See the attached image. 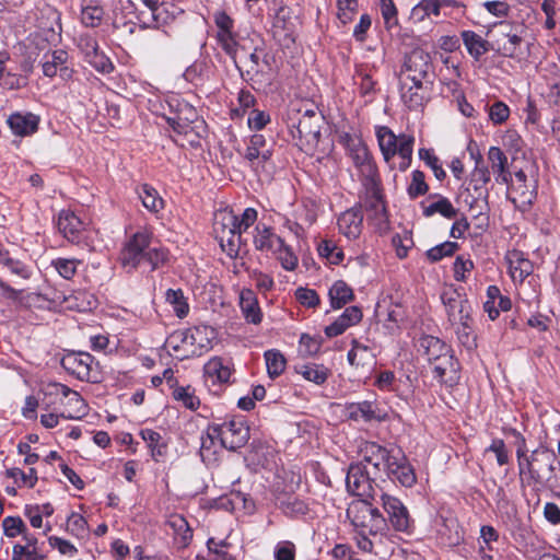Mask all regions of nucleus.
<instances>
[{"mask_svg": "<svg viewBox=\"0 0 560 560\" xmlns=\"http://www.w3.org/2000/svg\"><path fill=\"white\" fill-rule=\"evenodd\" d=\"M338 19L342 24L352 21L358 8V0H337Z\"/></svg>", "mask_w": 560, "mask_h": 560, "instance_id": "obj_64", "label": "nucleus"}, {"mask_svg": "<svg viewBox=\"0 0 560 560\" xmlns=\"http://www.w3.org/2000/svg\"><path fill=\"white\" fill-rule=\"evenodd\" d=\"M489 196V191L487 186L479 185L469 179L467 185L463 188L460 191V197L463 198L464 202L469 206L470 209L478 207L481 211L480 202H483L487 205V199Z\"/></svg>", "mask_w": 560, "mask_h": 560, "instance_id": "obj_36", "label": "nucleus"}, {"mask_svg": "<svg viewBox=\"0 0 560 560\" xmlns=\"http://www.w3.org/2000/svg\"><path fill=\"white\" fill-rule=\"evenodd\" d=\"M277 259L280 261L281 267L288 271H293L299 264V258L292 250V248L282 241L281 246L277 247L273 252Z\"/></svg>", "mask_w": 560, "mask_h": 560, "instance_id": "obj_53", "label": "nucleus"}, {"mask_svg": "<svg viewBox=\"0 0 560 560\" xmlns=\"http://www.w3.org/2000/svg\"><path fill=\"white\" fill-rule=\"evenodd\" d=\"M57 226L59 232L71 243H79L84 223L71 210H61L58 215Z\"/></svg>", "mask_w": 560, "mask_h": 560, "instance_id": "obj_26", "label": "nucleus"}, {"mask_svg": "<svg viewBox=\"0 0 560 560\" xmlns=\"http://www.w3.org/2000/svg\"><path fill=\"white\" fill-rule=\"evenodd\" d=\"M422 161L432 170L438 180L442 182L446 177L440 159L431 150L422 149Z\"/></svg>", "mask_w": 560, "mask_h": 560, "instance_id": "obj_63", "label": "nucleus"}, {"mask_svg": "<svg viewBox=\"0 0 560 560\" xmlns=\"http://www.w3.org/2000/svg\"><path fill=\"white\" fill-rule=\"evenodd\" d=\"M136 192L142 206L152 214L158 215L164 210L165 201L152 185L147 183L138 185Z\"/></svg>", "mask_w": 560, "mask_h": 560, "instance_id": "obj_33", "label": "nucleus"}, {"mask_svg": "<svg viewBox=\"0 0 560 560\" xmlns=\"http://www.w3.org/2000/svg\"><path fill=\"white\" fill-rule=\"evenodd\" d=\"M209 72V66L205 60H196L183 73L184 79L195 85L200 84Z\"/></svg>", "mask_w": 560, "mask_h": 560, "instance_id": "obj_50", "label": "nucleus"}, {"mask_svg": "<svg viewBox=\"0 0 560 560\" xmlns=\"http://www.w3.org/2000/svg\"><path fill=\"white\" fill-rule=\"evenodd\" d=\"M217 26V42L233 60L243 81L256 91H265L275 79L272 57L253 39L241 38L234 31V20L224 11L213 14Z\"/></svg>", "mask_w": 560, "mask_h": 560, "instance_id": "obj_1", "label": "nucleus"}, {"mask_svg": "<svg viewBox=\"0 0 560 560\" xmlns=\"http://www.w3.org/2000/svg\"><path fill=\"white\" fill-rule=\"evenodd\" d=\"M234 372L232 359L213 357L203 365L205 382L209 387H222L231 383Z\"/></svg>", "mask_w": 560, "mask_h": 560, "instance_id": "obj_19", "label": "nucleus"}, {"mask_svg": "<svg viewBox=\"0 0 560 560\" xmlns=\"http://www.w3.org/2000/svg\"><path fill=\"white\" fill-rule=\"evenodd\" d=\"M499 27L501 30L500 38L497 40L499 49L504 56L513 57L522 42V38L516 33H512V26L510 23L500 22Z\"/></svg>", "mask_w": 560, "mask_h": 560, "instance_id": "obj_35", "label": "nucleus"}, {"mask_svg": "<svg viewBox=\"0 0 560 560\" xmlns=\"http://www.w3.org/2000/svg\"><path fill=\"white\" fill-rule=\"evenodd\" d=\"M317 250L320 256L327 258V260L334 265L340 264L345 258L343 250L331 240L322 241Z\"/></svg>", "mask_w": 560, "mask_h": 560, "instance_id": "obj_56", "label": "nucleus"}, {"mask_svg": "<svg viewBox=\"0 0 560 560\" xmlns=\"http://www.w3.org/2000/svg\"><path fill=\"white\" fill-rule=\"evenodd\" d=\"M67 530L78 539H84L89 535V525L81 514L72 512L67 518Z\"/></svg>", "mask_w": 560, "mask_h": 560, "instance_id": "obj_54", "label": "nucleus"}, {"mask_svg": "<svg viewBox=\"0 0 560 560\" xmlns=\"http://www.w3.org/2000/svg\"><path fill=\"white\" fill-rule=\"evenodd\" d=\"M386 476L393 480L399 482L404 487H411L417 481V476L412 466L408 463L407 458L400 453L396 452V456L393 457Z\"/></svg>", "mask_w": 560, "mask_h": 560, "instance_id": "obj_23", "label": "nucleus"}, {"mask_svg": "<svg viewBox=\"0 0 560 560\" xmlns=\"http://www.w3.org/2000/svg\"><path fill=\"white\" fill-rule=\"evenodd\" d=\"M509 261L510 272L514 280L523 281L534 270L533 264L521 252H512L509 256Z\"/></svg>", "mask_w": 560, "mask_h": 560, "instance_id": "obj_41", "label": "nucleus"}, {"mask_svg": "<svg viewBox=\"0 0 560 560\" xmlns=\"http://www.w3.org/2000/svg\"><path fill=\"white\" fill-rule=\"evenodd\" d=\"M346 412L349 419L370 422L372 420H382L385 413H382L377 405L368 400L359 402H350L346 406Z\"/></svg>", "mask_w": 560, "mask_h": 560, "instance_id": "obj_30", "label": "nucleus"}, {"mask_svg": "<svg viewBox=\"0 0 560 560\" xmlns=\"http://www.w3.org/2000/svg\"><path fill=\"white\" fill-rule=\"evenodd\" d=\"M363 217L360 209L352 208L340 214L338 218L339 232L348 240H355L362 232Z\"/></svg>", "mask_w": 560, "mask_h": 560, "instance_id": "obj_29", "label": "nucleus"}, {"mask_svg": "<svg viewBox=\"0 0 560 560\" xmlns=\"http://www.w3.org/2000/svg\"><path fill=\"white\" fill-rule=\"evenodd\" d=\"M283 238L277 235L272 228L259 223L255 226L253 244L256 250L272 253L281 246Z\"/></svg>", "mask_w": 560, "mask_h": 560, "instance_id": "obj_28", "label": "nucleus"}, {"mask_svg": "<svg viewBox=\"0 0 560 560\" xmlns=\"http://www.w3.org/2000/svg\"><path fill=\"white\" fill-rule=\"evenodd\" d=\"M462 39L469 55L479 60L482 55L489 51V43L474 31H464Z\"/></svg>", "mask_w": 560, "mask_h": 560, "instance_id": "obj_40", "label": "nucleus"}, {"mask_svg": "<svg viewBox=\"0 0 560 560\" xmlns=\"http://www.w3.org/2000/svg\"><path fill=\"white\" fill-rule=\"evenodd\" d=\"M242 155L256 174L267 172L273 166V144H269L261 133H254L248 138Z\"/></svg>", "mask_w": 560, "mask_h": 560, "instance_id": "obj_12", "label": "nucleus"}, {"mask_svg": "<svg viewBox=\"0 0 560 560\" xmlns=\"http://www.w3.org/2000/svg\"><path fill=\"white\" fill-rule=\"evenodd\" d=\"M376 138L384 160L400 171H406L411 164L413 138L407 135L396 136L388 127L376 128Z\"/></svg>", "mask_w": 560, "mask_h": 560, "instance_id": "obj_8", "label": "nucleus"}, {"mask_svg": "<svg viewBox=\"0 0 560 560\" xmlns=\"http://www.w3.org/2000/svg\"><path fill=\"white\" fill-rule=\"evenodd\" d=\"M166 301L172 305L174 313L177 317L184 318L188 315L189 305L184 296V293L180 289L173 290L168 289L166 291Z\"/></svg>", "mask_w": 560, "mask_h": 560, "instance_id": "obj_51", "label": "nucleus"}, {"mask_svg": "<svg viewBox=\"0 0 560 560\" xmlns=\"http://www.w3.org/2000/svg\"><path fill=\"white\" fill-rule=\"evenodd\" d=\"M7 124L14 136L23 138L37 131L39 117L32 113L16 112L8 117Z\"/></svg>", "mask_w": 560, "mask_h": 560, "instance_id": "obj_25", "label": "nucleus"}, {"mask_svg": "<svg viewBox=\"0 0 560 560\" xmlns=\"http://www.w3.org/2000/svg\"><path fill=\"white\" fill-rule=\"evenodd\" d=\"M94 358L88 352L70 351L61 358V366L71 375L82 382H94L93 380Z\"/></svg>", "mask_w": 560, "mask_h": 560, "instance_id": "obj_20", "label": "nucleus"}, {"mask_svg": "<svg viewBox=\"0 0 560 560\" xmlns=\"http://www.w3.org/2000/svg\"><path fill=\"white\" fill-rule=\"evenodd\" d=\"M420 72L417 70V51L405 57L400 70V95L402 102L410 108L417 109L420 106Z\"/></svg>", "mask_w": 560, "mask_h": 560, "instance_id": "obj_11", "label": "nucleus"}, {"mask_svg": "<svg viewBox=\"0 0 560 560\" xmlns=\"http://www.w3.org/2000/svg\"><path fill=\"white\" fill-rule=\"evenodd\" d=\"M215 433H219L217 427L211 425L200 436V456L203 462L213 459L218 448L221 447L220 445L218 446L219 435H215Z\"/></svg>", "mask_w": 560, "mask_h": 560, "instance_id": "obj_42", "label": "nucleus"}, {"mask_svg": "<svg viewBox=\"0 0 560 560\" xmlns=\"http://www.w3.org/2000/svg\"><path fill=\"white\" fill-rule=\"evenodd\" d=\"M318 215V205L313 199H303L294 210V219L304 223L307 228L311 226Z\"/></svg>", "mask_w": 560, "mask_h": 560, "instance_id": "obj_44", "label": "nucleus"}, {"mask_svg": "<svg viewBox=\"0 0 560 560\" xmlns=\"http://www.w3.org/2000/svg\"><path fill=\"white\" fill-rule=\"evenodd\" d=\"M240 307L247 323L257 325L262 319L258 299L252 289H243L240 293Z\"/></svg>", "mask_w": 560, "mask_h": 560, "instance_id": "obj_32", "label": "nucleus"}, {"mask_svg": "<svg viewBox=\"0 0 560 560\" xmlns=\"http://www.w3.org/2000/svg\"><path fill=\"white\" fill-rule=\"evenodd\" d=\"M556 454L545 446L532 451L517 464L518 474L523 482L528 486H547L556 471Z\"/></svg>", "mask_w": 560, "mask_h": 560, "instance_id": "obj_7", "label": "nucleus"}, {"mask_svg": "<svg viewBox=\"0 0 560 560\" xmlns=\"http://www.w3.org/2000/svg\"><path fill=\"white\" fill-rule=\"evenodd\" d=\"M141 438L148 444L151 456L154 460H159V457H162L166 454V444L162 442V436L159 432L152 429H143L140 432Z\"/></svg>", "mask_w": 560, "mask_h": 560, "instance_id": "obj_45", "label": "nucleus"}, {"mask_svg": "<svg viewBox=\"0 0 560 560\" xmlns=\"http://www.w3.org/2000/svg\"><path fill=\"white\" fill-rule=\"evenodd\" d=\"M168 249L148 229H140L128 237L120 252V262L128 272L147 265L155 270L168 260Z\"/></svg>", "mask_w": 560, "mask_h": 560, "instance_id": "obj_4", "label": "nucleus"}, {"mask_svg": "<svg viewBox=\"0 0 560 560\" xmlns=\"http://www.w3.org/2000/svg\"><path fill=\"white\" fill-rule=\"evenodd\" d=\"M213 233L222 250L231 258L237 257L242 244V234L236 228V214L232 210L215 212Z\"/></svg>", "mask_w": 560, "mask_h": 560, "instance_id": "obj_9", "label": "nucleus"}, {"mask_svg": "<svg viewBox=\"0 0 560 560\" xmlns=\"http://www.w3.org/2000/svg\"><path fill=\"white\" fill-rule=\"evenodd\" d=\"M348 362L354 368H364L374 363V354L372 350L360 343L357 339L351 341V349L347 354Z\"/></svg>", "mask_w": 560, "mask_h": 560, "instance_id": "obj_37", "label": "nucleus"}, {"mask_svg": "<svg viewBox=\"0 0 560 560\" xmlns=\"http://www.w3.org/2000/svg\"><path fill=\"white\" fill-rule=\"evenodd\" d=\"M69 54L65 49L48 50L43 55L40 61L43 74L49 79L59 74L63 81L71 80L74 70L69 66Z\"/></svg>", "mask_w": 560, "mask_h": 560, "instance_id": "obj_17", "label": "nucleus"}, {"mask_svg": "<svg viewBox=\"0 0 560 560\" xmlns=\"http://www.w3.org/2000/svg\"><path fill=\"white\" fill-rule=\"evenodd\" d=\"M425 357L428 364L422 365L425 373H431L433 377L447 387L457 384L459 375L453 357L450 355L446 345L434 336L422 335V358Z\"/></svg>", "mask_w": 560, "mask_h": 560, "instance_id": "obj_5", "label": "nucleus"}, {"mask_svg": "<svg viewBox=\"0 0 560 560\" xmlns=\"http://www.w3.org/2000/svg\"><path fill=\"white\" fill-rule=\"evenodd\" d=\"M0 264H2L12 275L22 279H30L32 276L31 268L23 261L15 259L7 253H0Z\"/></svg>", "mask_w": 560, "mask_h": 560, "instance_id": "obj_48", "label": "nucleus"}, {"mask_svg": "<svg viewBox=\"0 0 560 560\" xmlns=\"http://www.w3.org/2000/svg\"><path fill=\"white\" fill-rule=\"evenodd\" d=\"M296 545L291 540L278 541L272 551L275 560H295L296 558Z\"/></svg>", "mask_w": 560, "mask_h": 560, "instance_id": "obj_59", "label": "nucleus"}, {"mask_svg": "<svg viewBox=\"0 0 560 560\" xmlns=\"http://www.w3.org/2000/svg\"><path fill=\"white\" fill-rule=\"evenodd\" d=\"M104 18V10L101 5L90 1L88 4L82 7L81 10V23L85 27H97L101 25Z\"/></svg>", "mask_w": 560, "mask_h": 560, "instance_id": "obj_46", "label": "nucleus"}, {"mask_svg": "<svg viewBox=\"0 0 560 560\" xmlns=\"http://www.w3.org/2000/svg\"><path fill=\"white\" fill-rule=\"evenodd\" d=\"M377 477L371 474L368 465L363 463H352L346 476L347 490L360 499H371L377 501L376 498L382 491L375 482Z\"/></svg>", "mask_w": 560, "mask_h": 560, "instance_id": "obj_10", "label": "nucleus"}, {"mask_svg": "<svg viewBox=\"0 0 560 560\" xmlns=\"http://www.w3.org/2000/svg\"><path fill=\"white\" fill-rule=\"evenodd\" d=\"M488 160L495 174V180L509 185L512 182V175L508 170V158L504 152L498 147H491L488 151Z\"/></svg>", "mask_w": 560, "mask_h": 560, "instance_id": "obj_34", "label": "nucleus"}, {"mask_svg": "<svg viewBox=\"0 0 560 560\" xmlns=\"http://www.w3.org/2000/svg\"><path fill=\"white\" fill-rule=\"evenodd\" d=\"M515 178L510 182L508 199L517 208L526 210L536 197L535 187L527 184V176L521 170L515 172Z\"/></svg>", "mask_w": 560, "mask_h": 560, "instance_id": "obj_21", "label": "nucleus"}, {"mask_svg": "<svg viewBox=\"0 0 560 560\" xmlns=\"http://www.w3.org/2000/svg\"><path fill=\"white\" fill-rule=\"evenodd\" d=\"M80 264L81 261L74 258H57L51 261V266L55 270L67 280L74 277Z\"/></svg>", "mask_w": 560, "mask_h": 560, "instance_id": "obj_58", "label": "nucleus"}, {"mask_svg": "<svg viewBox=\"0 0 560 560\" xmlns=\"http://www.w3.org/2000/svg\"><path fill=\"white\" fill-rule=\"evenodd\" d=\"M219 433L220 446L235 451L244 446L249 439V428L243 417H234L221 424H215Z\"/></svg>", "mask_w": 560, "mask_h": 560, "instance_id": "obj_14", "label": "nucleus"}, {"mask_svg": "<svg viewBox=\"0 0 560 560\" xmlns=\"http://www.w3.org/2000/svg\"><path fill=\"white\" fill-rule=\"evenodd\" d=\"M435 523L439 534L446 535L448 532V545H456L459 542L460 536L458 534L457 524L454 518L440 515L439 518L435 520Z\"/></svg>", "mask_w": 560, "mask_h": 560, "instance_id": "obj_52", "label": "nucleus"}, {"mask_svg": "<svg viewBox=\"0 0 560 560\" xmlns=\"http://www.w3.org/2000/svg\"><path fill=\"white\" fill-rule=\"evenodd\" d=\"M214 330L209 326H195L174 331L165 342L168 351L178 360L200 357L211 348Z\"/></svg>", "mask_w": 560, "mask_h": 560, "instance_id": "obj_6", "label": "nucleus"}, {"mask_svg": "<svg viewBox=\"0 0 560 560\" xmlns=\"http://www.w3.org/2000/svg\"><path fill=\"white\" fill-rule=\"evenodd\" d=\"M377 497L394 528L398 532L409 534L412 527V521L407 508L401 501L396 497L385 493L383 490Z\"/></svg>", "mask_w": 560, "mask_h": 560, "instance_id": "obj_18", "label": "nucleus"}, {"mask_svg": "<svg viewBox=\"0 0 560 560\" xmlns=\"http://www.w3.org/2000/svg\"><path fill=\"white\" fill-rule=\"evenodd\" d=\"M296 372L301 374L306 381L313 382L316 385H323L331 375V371L324 364L306 363L296 366Z\"/></svg>", "mask_w": 560, "mask_h": 560, "instance_id": "obj_39", "label": "nucleus"}, {"mask_svg": "<svg viewBox=\"0 0 560 560\" xmlns=\"http://www.w3.org/2000/svg\"><path fill=\"white\" fill-rule=\"evenodd\" d=\"M459 210L454 207L452 201L440 194L429 195L425 199V205L422 207V215L432 218L441 215L446 220H454L457 218Z\"/></svg>", "mask_w": 560, "mask_h": 560, "instance_id": "obj_22", "label": "nucleus"}, {"mask_svg": "<svg viewBox=\"0 0 560 560\" xmlns=\"http://www.w3.org/2000/svg\"><path fill=\"white\" fill-rule=\"evenodd\" d=\"M323 341L324 339L320 335L311 336L302 334L299 340V351L306 357L316 355L320 351Z\"/></svg>", "mask_w": 560, "mask_h": 560, "instance_id": "obj_55", "label": "nucleus"}, {"mask_svg": "<svg viewBox=\"0 0 560 560\" xmlns=\"http://www.w3.org/2000/svg\"><path fill=\"white\" fill-rule=\"evenodd\" d=\"M330 305L338 310L343 307L354 298L353 290L343 280H337L332 283L328 291Z\"/></svg>", "mask_w": 560, "mask_h": 560, "instance_id": "obj_38", "label": "nucleus"}, {"mask_svg": "<svg viewBox=\"0 0 560 560\" xmlns=\"http://www.w3.org/2000/svg\"><path fill=\"white\" fill-rule=\"evenodd\" d=\"M47 393L66 399V402H63L66 410L60 415L62 418L80 419L86 415L88 405L82 396L70 387L60 383H52L47 386Z\"/></svg>", "mask_w": 560, "mask_h": 560, "instance_id": "obj_16", "label": "nucleus"}, {"mask_svg": "<svg viewBox=\"0 0 560 560\" xmlns=\"http://www.w3.org/2000/svg\"><path fill=\"white\" fill-rule=\"evenodd\" d=\"M393 246L395 247L396 255L399 258H405L408 255V250L413 246L411 234L405 231L402 234H396L392 240Z\"/></svg>", "mask_w": 560, "mask_h": 560, "instance_id": "obj_62", "label": "nucleus"}, {"mask_svg": "<svg viewBox=\"0 0 560 560\" xmlns=\"http://www.w3.org/2000/svg\"><path fill=\"white\" fill-rule=\"evenodd\" d=\"M166 526L170 528L173 536V544L178 549L188 547L192 539V529L183 515L172 514L166 521Z\"/></svg>", "mask_w": 560, "mask_h": 560, "instance_id": "obj_27", "label": "nucleus"}, {"mask_svg": "<svg viewBox=\"0 0 560 560\" xmlns=\"http://www.w3.org/2000/svg\"><path fill=\"white\" fill-rule=\"evenodd\" d=\"M75 45L84 57L96 71L108 74L114 70L110 59L100 49L95 36L89 33H82L75 38Z\"/></svg>", "mask_w": 560, "mask_h": 560, "instance_id": "obj_15", "label": "nucleus"}, {"mask_svg": "<svg viewBox=\"0 0 560 560\" xmlns=\"http://www.w3.org/2000/svg\"><path fill=\"white\" fill-rule=\"evenodd\" d=\"M2 527L5 536L14 538L24 534L26 526L20 516H7L2 521Z\"/></svg>", "mask_w": 560, "mask_h": 560, "instance_id": "obj_60", "label": "nucleus"}, {"mask_svg": "<svg viewBox=\"0 0 560 560\" xmlns=\"http://www.w3.org/2000/svg\"><path fill=\"white\" fill-rule=\"evenodd\" d=\"M441 301L445 306L448 319L452 320V317L457 314L464 305H468L469 301L464 299L462 294L454 288H447L443 290L441 293Z\"/></svg>", "mask_w": 560, "mask_h": 560, "instance_id": "obj_43", "label": "nucleus"}, {"mask_svg": "<svg viewBox=\"0 0 560 560\" xmlns=\"http://www.w3.org/2000/svg\"><path fill=\"white\" fill-rule=\"evenodd\" d=\"M396 452L394 450L389 451L375 442L365 441L360 445L361 460L359 463L368 465L374 477H382L383 474H386L390 462L394 460L393 457L396 456Z\"/></svg>", "mask_w": 560, "mask_h": 560, "instance_id": "obj_13", "label": "nucleus"}, {"mask_svg": "<svg viewBox=\"0 0 560 560\" xmlns=\"http://www.w3.org/2000/svg\"><path fill=\"white\" fill-rule=\"evenodd\" d=\"M458 248L456 242L446 241L427 250L425 255L431 262H438L444 257L453 256Z\"/></svg>", "mask_w": 560, "mask_h": 560, "instance_id": "obj_57", "label": "nucleus"}, {"mask_svg": "<svg viewBox=\"0 0 560 560\" xmlns=\"http://www.w3.org/2000/svg\"><path fill=\"white\" fill-rule=\"evenodd\" d=\"M173 398L190 410H196L200 406V400L196 396L195 388L190 385L176 387L173 390Z\"/></svg>", "mask_w": 560, "mask_h": 560, "instance_id": "obj_49", "label": "nucleus"}, {"mask_svg": "<svg viewBox=\"0 0 560 560\" xmlns=\"http://www.w3.org/2000/svg\"><path fill=\"white\" fill-rule=\"evenodd\" d=\"M267 372L271 378H276L281 375L285 369V358L279 350H267L264 354Z\"/></svg>", "mask_w": 560, "mask_h": 560, "instance_id": "obj_47", "label": "nucleus"}, {"mask_svg": "<svg viewBox=\"0 0 560 560\" xmlns=\"http://www.w3.org/2000/svg\"><path fill=\"white\" fill-rule=\"evenodd\" d=\"M339 142L347 151L357 168L363 187L362 205L378 228H383L387 221L384 195L381 185L376 163L362 138L358 135L342 132Z\"/></svg>", "mask_w": 560, "mask_h": 560, "instance_id": "obj_2", "label": "nucleus"}, {"mask_svg": "<svg viewBox=\"0 0 560 560\" xmlns=\"http://www.w3.org/2000/svg\"><path fill=\"white\" fill-rule=\"evenodd\" d=\"M5 474L9 478L14 479L15 481L21 480V485L28 488L35 487L37 482V474L34 468H31L28 472H24L20 468H11L8 469Z\"/></svg>", "mask_w": 560, "mask_h": 560, "instance_id": "obj_61", "label": "nucleus"}, {"mask_svg": "<svg viewBox=\"0 0 560 560\" xmlns=\"http://www.w3.org/2000/svg\"><path fill=\"white\" fill-rule=\"evenodd\" d=\"M363 313L359 306L347 307L324 331L326 337L334 338L342 335L348 328L355 326L362 320Z\"/></svg>", "mask_w": 560, "mask_h": 560, "instance_id": "obj_24", "label": "nucleus"}, {"mask_svg": "<svg viewBox=\"0 0 560 560\" xmlns=\"http://www.w3.org/2000/svg\"><path fill=\"white\" fill-rule=\"evenodd\" d=\"M278 506L282 514L291 520H304L311 514L308 502L295 495L279 498Z\"/></svg>", "mask_w": 560, "mask_h": 560, "instance_id": "obj_31", "label": "nucleus"}, {"mask_svg": "<svg viewBox=\"0 0 560 560\" xmlns=\"http://www.w3.org/2000/svg\"><path fill=\"white\" fill-rule=\"evenodd\" d=\"M370 500L352 501L347 509V517L357 530L354 540L358 549L384 558L387 551L383 548V534L387 529V522Z\"/></svg>", "mask_w": 560, "mask_h": 560, "instance_id": "obj_3", "label": "nucleus"}]
</instances>
